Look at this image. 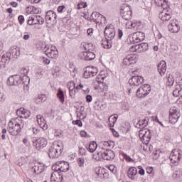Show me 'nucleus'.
<instances>
[{"instance_id":"6e6552de","label":"nucleus","mask_w":182,"mask_h":182,"mask_svg":"<svg viewBox=\"0 0 182 182\" xmlns=\"http://www.w3.org/2000/svg\"><path fill=\"white\" fill-rule=\"evenodd\" d=\"M139 136L144 144H149L150 143V140H151L150 129H147L146 128L141 129L139 130Z\"/></svg>"},{"instance_id":"338daca9","label":"nucleus","mask_w":182,"mask_h":182,"mask_svg":"<svg viewBox=\"0 0 182 182\" xmlns=\"http://www.w3.org/2000/svg\"><path fill=\"white\" fill-rule=\"evenodd\" d=\"M18 20L20 25H22L23 23V22H25V17H23V16L21 15L18 16Z\"/></svg>"},{"instance_id":"2eb2a0df","label":"nucleus","mask_w":182,"mask_h":182,"mask_svg":"<svg viewBox=\"0 0 182 182\" xmlns=\"http://www.w3.org/2000/svg\"><path fill=\"white\" fill-rule=\"evenodd\" d=\"M131 43H139L144 41V33L139 31L133 33L132 36L129 38Z\"/></svg>"},{"instance_id":"13d9d810","label":"nucleus","mask_w":182,"mask_h":182,"mask_svg":"<svg viewBox=\"0 0 182 182\" xmlns=\"http://www.w3.org/2000/svg\"><path fill=\"white\" fill-rule=\"evenodd\" d=\"M130 52H136L139 53V47L138 45H134L132 47L129 48Z\"/></svg>"},{"instance_id":"423d86ee","label":"nucleus","mask_w":182,"mask_h":182,"mask_svg":"<svg viewBox=\"0 0 182 182\" xmlns=\"http://www.w3.org/2000/svg\"><path fill=\"white\" fill-rule=\"evenodd\" d=\"M58 18V15H56V12L50 10L46 13L45 21L46 23L47 28H50L52 25L56 23V18Z\"/></svg>"},{"instance_id":"3c124183","label":"nucleus","mask_w":182,"mask_h":182,"mask_svg":"<svg viewBox=\"0 0 182 182\" xmlns=\"http://www.w3.org/2000/svg\"><path fill=\"white\" fill-rule=\"evenodd\" d=\"M76 93H77L76 87L71 88L69 90V95L72 99H75V96H76Z\"/></svg>"},{"instance_id":"f3484780","label":"nucleus","mask_w":182,"mask_h":182,"mask_svg":"<svg viewBox=\"0 0 182 182\" xmlns=\"http://www.w3.org/2000/svg\"><path fill=\"white\" fill-rule=\"evenodd\" d=\"M129 83L131 86H141L144 83V78L142 76H133L129 80Z\"/></svg>"},{"instance_id":"a878e982","label":"nucleus","mask_w":182,"mask_h":182,"mask_svg":"<svg viewBox=\"0 0 182 182\" xmlns=\"http://www.w3.org/2000/svg\"><path fill=\"white\" fill-rule=\"evenodd\" d=\"M159 18L163 21V22H167L171 19V14L167 11V9H164L159 15Z\"/></svg>"},{"instance_id":"8fccbe9b","label":"nucleus","mask_w":182,"mask_h":182,"mask_svg":"<svg viewBox=\"0 0 182 182\" xmlns=\"http://www.w3.org/2000/svg\"><path fill=\"white\" fill-rule=\"evenodd\" d=\"M77 163L79 166V167H84L85 166V158L80 157L77 159Z\"/></svg>"},{"instance_id":"bf43d9fd","label":"nucleus","mask_w":182,"mask_h":182,"mask_svg":"<svg viewBox=\"0 0 182 182\" xmlns=\"http://www.w3.org/2000/svg\"><path fill=\"white\" fill-rule=\"evenodd\" d=\"M87 4L85 2H81L77 4V9H82V8H87Z\"/></svg>"},{"instance_id":"37998d69","label":"nucleus","mask_w":182,"mask_h":182,"mask_svg":"<svg viewBox=\"0 0 182 182\" xmlns=\"http://www.w3.org/2000/svg\"><path fill=\"white\" fill-rule=\"evenodd\" d=\"M45 100H46V95L43 94L38 95L37 98L36 99V102L37 103H42V102H45Z\"/></svg>"},{"instance_id":"bb28decb","label":"nucleus","mask_w":182,"mask_h":182,"mask_svg":"<svg viewBox=\"0 0 182 182\" xmlns=\"http://www.w3.org/2000/svg\"><path fill=\"white\" fill-rule=\"evenodd\" d=\"M166 70H167V64L166 63V61H161L158 65V72L160 76H164L166 73Z\"/></svg>"},{"instance_id":"864d4df0","label":"nucleus","mask_w":182,"mask_h":182,"mask_svg":"<svg viewBox=\"0 0 182 182\" xmlns=\"http://www.w3.org/2000/svg\"><path fill=\"white\" fill-rule=\"evenodd\" d=\"M121 107L123 110H129V109H130V105L128 102H122Z\"/></svg>"},{"instance_id":"473e14b6","label":"nucleus","mask_w":182,"mask_h":182,"mask_svg":"<svg viewBox=\"0 0 182 182\" xmlns=\"http://www.w3.org/2000/svg\"><path fill=\"white\" fill-rule=\"evenodd\" d=\"M137 175V168L136 167H131L128 171V177L131 180H134V176Z\"/></svg>"},{"instance_id":"6ab92c4d","label":"nucleus","mask_w":182,"mask_h":182,"mask_svg":"<svg viewBox=\"0 0 182 182\" xmlns=\"http://www.w3.org/2000/svg\"><path fill=\"white\" fill-rule=\"evenodd\" d=\"M80 56L84 60H93L96 58V54L92 51H83L80 53Z\"/></svg>"},{"instance_id":"e2e57ef3","label":"nucleus","mask_w":182,"mask_h":182,"mask_svg":"<svg viewBox=\"0 0 182 182\" xmlns=\"http://www.w3.org/2000/svg\"><path fill=\"white\" fill-rule=\"evenodd\" d=\"M33 6H28L26 9V12L27 14H33Z\"/></svg>"},{"instance_id":"f8f14e48","label":"nucleus","mask_w":182,"mask_h":182,"mask_svg":"<svg viewBox=\"0 0 182 182\" xmlns=\"http://www.w3.org/2000/svg\"><path fill=\"white\" fill-rule=\"evenodd\" d=\"M105 36L108 38L109 41H113L114 39V37L116 36V29L114 28V26L110 24L109 26H107L105 31Z\"/></svg>"},{"instance_id":"0e129e2a","label":"nucleus","mask_w":182,"mask_h":182,"mask_svg":"<svg viewBox=\"0 0 182 182\" xmlns=\"http://www.w3.org/2000/svg\"><path fill=\"white\" fill-rule=\"evenodd\" d=\"M73 124H75L76 126H79V127H82L83 124H82V121L77 119L75 121H73Z\"/></svg>"},{"instance_id":"5fc2aeb1","label":"nucleus","mask_w":182,"mask_h":182,"mask_svg":"<svg viewBox=\"0 0 182 182\" xmlns=\"http://www.w3.org/2000/svg\"><path fill=\"white\" fill-rule=\"evenodd\" d=\"M182 175V173L180 170L175 171L174 173L173 174V178H179Z\"/></svg>"},{"instance_id":"4c0bfd02","label":"nucleus","mask_w":182,"mask_h":182,"mask_svg":"<svg viewBox=\"0 0 182 182\" xmlns=\"http://www.w3.org/2000/svg\"><path fill=\"white\" fill-rule=\"evenodd\" d=\"M96 149H97V144L96 141H91L89 144L88 148H87V150L90 151V153H93L96 151Z\"/></svg>"},{"instance_id":"6e6d98bb","label":"nucleus","mask_w":182,"mask_h":182,"mask_svg":"<svg viewBox=\"0 0 182 182\" xmlns=\"http://www.w3.org/2000/svg\"><path fill=\"white\" fill-rule=\"evenodd\" d=\"M67 87H68L69 90L75 89V87H76V84L73 81H70L68 82Z\"/></svg>"},{"instance_id":"c85d7f7f","label":"nucleus","mask_w":182,"mask_h":182,"mask_svg":"<svg viewBox=\"0 0 182 182\" xmlns=\"http://www.w3.org/2000/svg\"><path fill=\"white\" fill-rule=\"evenodd\" d=\"M28 72H29V70L26 68H22L20 69L18 73V76H21V78H23V80H29V77H28Z\"/></svg>"},{"instance_id":"a18cd8bd","label":"nucleus","mask_w":182,"mask_h":182,"mask_svg":"<svg viewBox=\"0 0 182 182\" xmlns=\"http://www.w3.org/2000/svg\"><path fill=\"white\" fill-rule=\"evenodd\" d=\"M83 110H85V108L81 107L80 112H78L77 114L79 119H86V114H85V112Z\"/></svg>"},{"instance_id":"39448f33","label":"nucleus","mask_w":182,"mask_h":182,"mask_svg":"<svg viewBox=\"0 0 182 182\" xmlns=\"http://www.w3.org/2000/svg\"><path fill=\"white\" fill-rule=\"evenodd\" d=\"M181 114L180 113V109L176 107H172L169 109V123L171 124H176V122H178Z\"/></svg>"},{"instance_id":"a19ab883","label":"nucleus","mask_w":182,"mask_h":182,"mask_svg":"<svg viewBox=\"0 0 182 182\" xmlns=\"http://www.w3.org/2000/svg\"><path fill=\"white\" fill-rule=\"evenodd\" d=\"M62 180H63V177L60 175H58L57 177L53 176V174L51 175L50 181L51 182H62Z\"/></svg>"},{"instance_id":"603ef678","label":"nucleus","mask_w":182,"mask_h":182,"mask_svg":"<svg viewBox=\"0 0 182 182\" xmlns=\"http://www.w3.org/2000/svg\"><path fill=\"white\" fill-rule=\"evenodd\" d=\"M104 146L105 147H114V142L112 141H104Z\"/></svg>"},{"instance_id":"72a5a7b5","label":"nucleus","mask_w":182,"mask_h":182,"mask_svg":"<svg viewBox=\"0 0 182 182\" xmlns=\"http://www.w3.org/2000/svg\"><path fill=\"white\" fill-rule=\"evenodd\" d=\"M101 14H99L97 11H95L91 14L90 19L92 22H95V23H99V18H102Z\"/></svg>"},{"instance_id":"58836bf2","label":"nucleus","mask_w":182,"mask_h":182,"mask_svg":"<svg viewBox=\"0 0 182 182\" xmlns=\"http://www.w3.org/2000/svg\"><path fill=\"white\" fill-rule=\"evenodd\" d=\"M148 123L149 122L147 121V119H143L142 120L138 121V122L136 124V127H143V129H144V127L147 126Z\"/></svg>"},{"instance_id":"680f3d73","label":"nucleus","mask_w":182,"mask_h":182,"mask_svg":"<svg viewBox=\"0 0 182 182\" xmlns=\"http://www.w3.org/2000/svg\"><path fill=\"white\" fill-rule=\"evenodd\" d=\"M79 153L80 154H81V156H86V149L83 148V147H80L79 148Z\"/></svg>"},{"instance_id":"b1692460","label":"nucleus","mask_w":182,"mask_h":182,"mask_svg":"<svg viewBox=\"0 0 182 182\" xmlns=\"http://www.w3.org/2000/svg\"><path fill=\"white\" fill-rule=\"evenodd\" d=\"M168 29L171 33H178L180 31V25L176 21H172L168 24Z\"/></svg>"},{"instance_id":"774afa93","label":"nucleus","mask_w":182,"mask_h":182,"mask_svg":"<svg viewBox=\"0 0 182 182\" xmlns=\"http://www.w3.org/2000/svg\"><path fill=\"white\" fill-rule=\"evenodd\" d=\"M102 173H105V169H98L96 172V174L98 176V177H102Z\"/></svg>"},{"instance_id":"c03bdc74","label":"nucleus","mask_w":182,"mask_h":182,"mask_svg":"<svg viewBox=\"0 0 182 182\" xmlns=\"http://www.w3.org/2000/svg\"><path fill=\"white\" fill-rule=\"evenodd\" d=\"M103 150L100 151V152H97L95 155H94V159L95 160H96L97 161H100V160H102V159H103V156L101 154H103Z\"/></svg>"},{"instance_id":"dca6fc26","label":"nucleus","mask_w":182,"mask_h":182,"mask_svg":"<svg viewBox=\"0 0 182 182\" xmlns=\"http://www.w3.org/2000/svg\"><path fill=\"white\" fill-rule=\"evenodd\" d=\"M129 83L131 86H141L144 83V78L142 76H133L129 80Z\"/></svg>"},{"instance_id":"c9c22d12","label":"nucleus","mask_w":182,"mask_h":182,"mask_svg":"<svg viewBox=\"0 0 182 182\" xmlns=\"http://www.w3.org/2000/svg\"><path fill=\"white\" fill-rule=\"evenodd\" d=\"M57 97L59 99V101L60 103L63 104L65 103V94L63 92V90H62V88H59L57 91Z\"/></svg>"},{"instance_id":"0eeeda50","label":"nucleus","mask_w":182,"mask_h":182,"mask_svg":"<svg viewBox=\"0 0 182 182\" xmlns=\"http://www.w3.org/2000/svg\"><path fill=\"white\" fill-rule=\"evenodd\" d=\"M182 156V151L180 149H173L170 154L169 159L173 164L178 166Z\"/></svg>"},{"instance_id":"7c9ffc66","label":"nucleus","mask_w":182,"mask_h":182,"mask_svg":"<svg viewBox=\"0 0 182 182\" xmlns=\"http://www.w3.org/2000/svg\"><path fill=\"white\" fill-rule=\"evenodd\" d=\"M126 28L127 29L137 31V28H139V23L137 21H129L126 23Z\"/></svg>"},{"instance_id":"2f4dec72","label":"nucleus","mask_w":182,"mask_h":182,"mask_svg":"<svg viewBox=\"0 0 182 182\" xmlns=\"http://www.w3.org/2000/svg\"><path fill=\"white\" fill-rule=\"evenodd\" d=\"M81 46L82 50H85V52H90V50H93L95 49V46L92 43H82Z\"/></svg>"},{"instance_id":"5701e85b","label":"nucleus","mask_w":182,"mask_h":182,"mask_svg":"<svg viewBox=\"0 0 182 182\" xmlns=\"http://www.w3.org/2000/svg\"><path fill=\"white\" fill-rule=\"evenodd\" d=\"M48 146V139L45 137H40L36 140V148L39 150Z\"/></svg>"},{"instance_id":"1a4fd4ad","label":"nucleus","mask_w":182,"mask_h":182,"mask_svg":"<svg viewBox=\"0 0 182 182\" xmlns=\"http://www.w3.org/2000/svg\"><path fill=\"white\" fill-rule=\"evenodd\" d=\"M52 168L54 170V171L66 173V171H69V163L64 161H59L53 166Z\"/></svg>"},{"instance_id":"cd10ccee","label":"nucleus","mask_w":182,"mask_h":182,"mask_svg":"<svg viewBox=\"0 0 182 182\" xmlns=\"http://www.w3.org/2000/svg\"><path fill=\"white\" fill-rule=\"evenodd\" d=\"M155 4L157 6H161L163 9H168L170 3L167 0H155Z\"/></svg>"},{"instance_id":"a211bd4d","label":"nucleus","mask_w":182,"mask_h":182,"mask_svg":"<svg viewBox=\"0 0 182 182\" xmlns=\"http://www.w3.org/2000/svg\"><path fill=\"white\" fill-rule=\"evenodd\" d=\"M8 54L9 55V58L10 61H11V56H12V58H14L15 59H18V57L19 56V55H21L19 47L16 46H11L9 50V53H4V55H8Z\"/></svg>"},{"instance_id":"e433bc0d","label":"nucleus","mask_w":182,"mask_h":182,"mask_svg":"<svg viewBox=\"0 0 182 182\" xmlns=\"http://www.w3.org/2000/svg\"><path fill=\"white\" fill-rule=\"evenodd\" d=\"M149 49V44L147 43H141L138 44V53L146 52Z\"/></svg>"},{"instance_id":"393cba45","label":"nucleus","mask_w":182,"mask_h":182,"mask_svg":"<svg viewBox=\"0 0 182 182\" xmlns=\"http://www.w3.org/2000/svg\"><path fill=\"white\" fill-rule=\"evenodd\" d=\"M100 155L103 156V160H113L115 157L114 152L110 149H104L103 153Z\"/></svg>"},{"instance_id":"aec40b11","label":"nucleus","mask_w":182,"mask_h":182,"mask_svg":"<svg viewBox=\"0 0 182 182\" xmlns=\"http://www.w3.org/2000/svg\"><path fill=\"white\" fill-rule=\"evenodd\" d=\"M137 62V57L134 54H131L127 55L125 58H124V65L127 66H130V65H133Z\"/></svg>"},{"instance_id":"9b49d317","label":"nucleus","mask_w":182,"mask_h":182,"mask_svg":"<svg viewBox=\"0 0 182 182\" xmlns=\"http://www.w3.org/2000/svg\"><path fill=\"white\" fill-rule=\"evenodd\" d=\"M45 19L39 15H33L28 17V25H43Z\"/></svg>"},{"instance_id":"4d7b16f0","label":"nucleus","mask_w":182,"mask_h":182,"mask_svg":"<svg viewBox=\"0 0 182 182\" xmlns=\"http://www.w3.org/2000/svg\"><path fill=\"white\" fill-rule=\"evenodd\" d=\"M181 93V90H178V88H176L173 92V96H174V97H178Z\"/></svg>"},{"instance_id":"69168bd1","label":"nucleus","mask_w":182,"mask_h":182,"mask_svg":"<svg viewBox=\"0 0 182 182\" xmlns=\"http://www.w3.org/2000/svg\"><path fill=\"white\" fill-rule=\"evenodd\" d=\"M100 75L102 77V78L106 79L107 76H109V74H107V71H100Z\"/></svg>"},{"instance_id":"052dcab7","label":"nucleus","mask_w":182,"mask_h":182,"mask_svg":"<svg viewBox=\"0 0 182 182\" xmlns=\"http://www.w3.org/2000/svg\"><path fill=\"white\" fill-rule=\"evenodd\" d=\"M104 80L103 77L100 75V74H99L96 77V82H97V83H103Z\"/></svg>"},{"instance_id":"c756f323","label":"nucleus","mask_w":182,"mask_h":182,"mask_svg":"<svg viewBox=\"0 0 182 182\" xmlns=\"http://www.w3.org/2000/svg\"><path fill=\"white\" fill-rule=\"evenodd\" d=\"M94 107L95 110H105V109H106V105L99 100H96L95 101Z\"/></svg>"},{"instance_id":"79ce46f5","label":"nucleus","mask_w":182,"mask_h":182,"mask_svg":"<svg viewBox=\"0 0 182 182\" xmlns=\"http://www.w3.org/2000/svg\"><path fill=\"white\" fill-rule=\"evenodd\" d=\"M42 72H43L42 68H37L36 70L35 76L36 79H42V77L43 76V73H42Z\"/></svg>"},{"instance_id":"9d476101","label":"nucleus","mask_w":182,"mask_h":182,"mask_svg":"<svg viewBox=\"0 0 182 182\" xmlns=\"http://www.w3.org/2000/svg\"><path fill=\"white\" fill-rule=\"evenodd\" d=\"M150 92H151V87L150 85L144 84L136 90V96L139 98L146 97Z\"/></svg>"},{"instance_id":"ea45409f","label":"nucleus","mask_w":182,"mask_h":182,"mask_svg":"<svg viewBox=\"0 0 182 182\" xmlns=\"http://www.w3.org/2000/svg\"><path fill=\"white\" fill-rule=\"evenodd\" d=\"M174 85V79L173 75L168 74L166 76V86H173Z\"/></svg>"},{"instance_id":"f03ea898","label":"nucleus","mask_w":182,"mask_h":182,"mask_svg":"<svg viewBox=\"0 0 182 182\" xmlns=\"http://www.w3.org/2000/svg\"><path fill=\"white\" fill-rule=\"evenodd\" d=\"M42 46L41 47L42 50H44L46 55L48 58H52V59H56L59 55V52L58 48L55 46H47L45 43H41Z\"/></svg>"},{"instance_id":"f257e3e1","label":"nucleus","mask_w":182,"mask_h":182,"mask_svg":"<svg viewBox=\"0 0 182 182\" xmlns=\"http://www.w3.org/2000/svg\"><path fill=\"white\" fill-rule=\"evenodd\" d=\"M25 127V122L21 118H13L8 123L7 130L11 136H18Z\"/></svg>"},{"instance_id":"4468645a","label":"nucleus","mask_w":182,"mask_h":182,"mask_svg":"<svg viewBox=\"0 0 182 182\" xmlns=\"http://www.w3.org/2000/svg\"><path fill=\"white\" fill-rule=\"evenodd\" d=\"M97 75V68L88 66L85 68L83 73V77L85 79H89L90 77H93Z\"/></svg>"},{"instance_id":"09e8293b","label":"nucleus","mask_w":182,"mask_h":182,"mask_svg":"<svg viewBox=\"0 0 182 182\" xmlns=\"http://www.w3.org/2000/svg\"><path fill=\"white\" fill-rule=\"evenodd\" d=\"M32 170L36 173V174H41V173H42V166L36 165L32 168Z\"/></svg>"},{"instance_id":"7ed1b4c3","label":"nucleus","mask_w":182,"mask_h":182,"mask_svg":"<svg viewBox=\"0 0 182 182\" xmlns=\"http://www.w3.org/2000/svg\"><path fill=\"white\" fill-rule=\"evenodd\" d=\"M62 150H63V145H59L58 143L53 144L49 148L48 156L50 159L59 157V155L62 154Z\"/></svg>"},{"instance_id":"412c9836","label":"nucleus","mask_w":182,"mask_h":182,"mask_svg":"<svg viewBox=\"0 0 182 182\" xmlns=\"http://www.w3.org/2000/svg\"><path fill=\"white\" fill-rule=\"evenodd\" d=\"M9 62V54H3L2 56L0 55V70L5 69Z\"/></svg>"},{"instance_id":"49530a36","label":"nucleus","mask_w":182,"mask_h":182,"mask_svg":"<svg viewBox=\"0 0 182 182\" xmlns=\"http://www.w3.org/2000/svg\"><path fill=\"white\" fill-rule=\"evenodd\" d=\"M36 119H37L38 124H39V125H42V124H43V123H45L46 122L45 120V118H43V117L41 114H38L36 116Z\"/></svg>"},{"instance_id":"de8ad7c7","label":"nucleus","mask_w":182,"mask_h":182,"mask_svg":"<svg viewBox=\"0 0 182 182\" xmlns=\"http://www.w3.org/2000/svg\"><path fill=\"white\" fill-rule=\"evenodd\" d=\"M102 45L105 49H110V48H112V43H110L109 40L104 41Z\"/></svg>"},{"instance_id":"4be33fe9","label":"nucleus","mask_w":182,"mask_h":182,"mask_svg":"<svg viewBox=\"0 0 182 182\" xmlns=\"http://www.w3.org/2000/svg\"><path fill=\"white\" fill-rule=\"evenodd\" d=\"M17 114H18L20 119H29L31 117V111L25 109V108H20L16 112Z\"/></svg>"},{"instance_id":"ddd939ff","label":"nucleus","mask_w":182,"mask_h":182,"mask_svg":"<svg viewBox=\"0 0 182 182\" xmlns=\"http://www.w3.org/2000/svg\"><path fill=\"white\" fill-rule=\"evenodd\" d=\"M121 16L125 21H129L133 16V13L132 12V9L129 6H122L121 9Z\"/></svg>"},{"instance_id":"f704fd0d","label":"nucleus","mask_w":182,"mask_h":182,"mask_svg":"<svg viewBox=\"0 0 182 182\" xmlns=\"http://www.w3.org/2000/svg\"><path fill=\"white\" fill-rule=\"evenodd\" d=\"M119 116L117 114H115L114 116L111 115L109 119H108V122H109V127H114V124L116 123V122H117V119H118Z\"/></svg>"},{"instance_id":"20e7f679","label":"nucleus","mask_w":182,"mask_h":182,"mask_svg":"<svg viewBox=\"0 0 182 182\" xmlns=\"http://www.w3.org/2000/svg\"><path fill=\"white\" fill-rule=\"evenodd\" d=\"M28 81L23 80L19 75H11L7 80L9 86H18V85H27Z\"/></svg>"}]
</instances>
